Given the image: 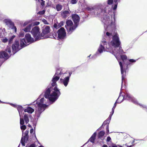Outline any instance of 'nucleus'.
Listing matches in <instances>:
<instances>
[{
  "label": "nucleus",
  "instance_id": "nucleus-13",
  "mask_svg": "<svg viewBox=\"0 0 147 147\" xmlns=\"http://www.w3.org/2000/svg\"><path fill=\"white\" fill-rule=\"evenodd\" d=\"M10 104L12 106H13L17 108L19 112V115L20 116L22 115L23 114L22 113V111H23L24 109L23 107L21 106L15 105L13 104Z\"/></svg>",
  "mask_w": 147,
  "mask_h": 147
},
{
  "label": "nucleus",
  "instance_id": "nucleus-32",
  "mask_svg": "<svg viewBox=\"0 0 147 147\" xmlns=\"http://www.w3.org/2000/svg\"><path fill=\"white\" fill-rule=\"evenodd\" d=\"M37 1V0H36ZM38 1L40 3H41V5L42 6H43L45 4V1H43V0H38Z\"/></svg>",
  "mask_w": 147,
  "mask_h": 147
},
{
  "label": "nucleus",
  "instance_id": "nucleus-30",
  "mask_svg": "<svg viewBox=\"0 0 147 147\" xmlns=\"http://www.w3.org/2000/svg\"><path fill=\"white\" fill-rule=\"evenodd\" d=\"M20 125H23L24 124V121L23 119H22L21 118V116H20Z\"/></svg>",
  "mask_w": 147,
  "mask_h": 147
},
{
  "label": "nucleus",
  "instance_id": "nucleus-8",
  "mask_svg": "<svg viewBox=\"0 0 147 147\" xmlns=\"http://www.w3.org/2000/svg\"><path fill=\"white\" fill-rule=\"evenodd\" d=\"M11 47L10 46H7L5 51H3L0 53V58H5L8 59L11 55Z\"/></svg>",
  "mask_w": 147,
  "mask_h": 147
},
{
  "label": "nucleus",
  "instance_id": "nucleus-20",
  "mask_svg": "<svg viewBox=\"0 0 147 147\" xmlns=\"http://www.w3.org/2000/svg\"><path fill=\"white\" fill-rule=\"evenodd\" d=\"M32 26V24H31L28 26L26 28L23 29V30L26 32H28L30 31L31 28Z\"/></svg>",
  "mask_w": 147,
  "mask_h": 147
},
{
  "label": "nucleus",
  "instance_id": "nucleus-38",
  "mask_svg": "<svg viewBox=\"0 0 147 147\" xmlns=\"http://www.w3.org/2000/svg\"><path fill=\"white\" fill-rule=\"evenodd\" d=\"M20 128L21 129L24 130L26 128V126L25 125H22L20 126Z\"/></svg>",
  "mask_w": 147,
  "mask_h": 147
},
{
  "label": "nucleus",
  "instance_id": "nucleus-54",
  "mask_svg": "<svg viewBox=\"0 0 147 147\" xmlns=\"http://www.w3.org/2000/svg\"><path fill=\"white\" fill-rule=\"evenodd\" d=\"M39 147H44L42 146H40Z\"/></svg>",
  "mask_w": 147,
  "mask_h": 147
},
{
  "label": "nucleus",
  "instance_id": "nucleus-41",
  "mask_svg": "<svg viewBox=\"0 0 147 147\" xmlns=\"http://www.w3.org/2000/svg\"><path fill=\"white\" fill-rule=\"evenodd\" d=\"M24 32H21L19 34V35L20 36H23L24 35Z\"/></svg>",
  "mask_w": 147,
  "mask_h": 147
},
{
  "label": "nucleus",
  "instance_id": "nucleus-22",
  "mask_svg": "<svg viewBox=\"0 0 147 147\" xmlns=\"http://www.w3.org/2000/svg\"><path fill=\"white\" fill-rule=\"evenodd\" d=\"M69 11H65L63 12L62 15L64 18H66L67 16H69Z\"/></svg>",
  "mask_w": 147,
  "mask_h": 147
},
{
  "label": "nucleus",
  "instance_id": "nucleus-36",
  "mask_svg": "<svg viewBox=\"0 0 147 147\" xmlns=\"http://www.w3.org/2000/svg\"><path fill=\"white\" fill-rule=\"evenodd\" d=\"M117 103V100H116V102L115 103V104L114 105V106H113V108L112 109V110L113 112H114V110H115V109L116 107Z\"/></svg>",
  "mask_w": 147,
  "mask_h": 147
},
{
  "label": "nucleus",
  "instance_id": "nucleus-18",
  "mask_svg": "<svg viewBox=\"0 0 147 147\" xmlns=\"http://www.w3.org/2000/svg\"><path fill=\"white\" fill-rule=\"evenodd\" d=\"M105 28V31H107L106 32V34L107 36L109 37L112 36V31L115 29H113L112 30L110 29L109 30H108L107 29V28Z\"/></svg>",
  "mask_w": 147,
  "mask_h": 147
},
{
  "label": "nucleus",
  "instance_id": "nucleus-39",
  "mask_svg": "<svg viewBox=\"0 0 147 147\" xmlns=\"http://www.w3.org/2000/svg\"><path fill=\"white\" fill-rule=\"evenodd\" d=\"M129 61L131 63H134L136 61V60L134 59H131L129 60Z\"/></svg>",
  "mask_w": 147,
  "mask_h": 147
},
{
  "label": "nucleus",
  "instance_id": "nucleus-12",
  "mask_svg": "<svg viewBox=\"0 0 147 147\" xmlns=\"http://www.w3.org/2000/svg\"><path fill=\"white\" fill-rule=\"evenodd\" d=\"M125 98L127 100L131 101L136 104H139L136 100L129 93H127L126 94Z\"/></svg>",
  "mask_w": 147,
  "mask_h": 147
},
{
  "label": "nucleus",
  "instance_id": "nucleus-21",
  "mask_svg": "<svg viewBox=\"0 0 147 147\" xmlns=\"http://www.w3.org/2000/svg\"><path fill=\"white\" fill-rule=\"evenodd\" d=\"M124 98V97L123 96V95H121V93L120 92L119 96L117 100V102L118 103H121L122 101Z\"/></svg>",
  "mask_w": 147,
  "mask_h": 147
},
{
  "label": "nucleus",
  "instance_id": "nucleus-52",
  "mask_svg": "<svg viewBox=\"0 0 147 147\" xmlns=\"http://www.w3.org/2000/svg\"><path fill=\"white\" fill-rule=\"evenodd\" d=\"M128 147H132V146H128Z\"/></svg>",
  "mask_w": 147,
  "mask_h": 147
},
{
  "label": "nucleus",
  "instance_id": "nucleus-19",
  "mask_svg": "<svg viewBox=\"0 0 147 147\" xmlns=\"http://www.w3.org/2000/svg\"><path fill=\"white\" fill-rule=\"evenodd\" d=\"M24 112H27L30 113H32L34 111V109L30 107H28L24 110Z\"/></svg>",
  "mask_w": 147,
  "mask_h": 147
},
{
  "label": "nucleus",
  "instance_id": "nucleus-56",
  "mask_svg": "<svg viewBox=\"0 0 147 147\" xmlns=\"http://www.w3.org/2000/svg\"><path fill=\"white\" fill-rule=\"evenodd\" d=\"M110 114H112V111L110 113Z\"/></svg>",
  "mask_w": 147,
  "mask_h": 147
},
{
  "label": "nucleus",
  "instance_id": "nucleus-42",
  "mask_svg": "<svg viewBox=\"0 0 147 147\" xmlns=\"http://www.w3.org/2000/svg\"><path fill=\"white\" fill-rule=\"evenodd\" d=\"M111 138L109 136H108L107 137V142H109L110 140H111Z\"/></svg>",
  "mask_w": 147,
  "mask_h": 147
},
{
  "label": "nucleus",
  "instance_id": "nucleus-5",
  "mask_svg": "<svg viewBox=\"0 0 147 147\" xmlns=\"http://www.w3.org/2000/svg\"><path fill=\"white\" fill-rule=\"evenodd\" d=\"M25 38L27 41H26L25 39L24 38L21 39L20 40V46L22 48L28 45V44H27V43H32L34 41V39L31 37L30 35L28 33L26 34L25 36Z\"/></svg>",
  "mask_w": 147,
  "mask_h": 147
},
{
  "label": "nucleus",
  "instance_id": "nucleus-51",
  "mask_svg": "<svg viewBox=\"0 0 147 147\" xmlns=\"http://www.w3.org/2000/svg\"><path fill=\"white\" fill-rule=\"evenodd\" d=\"M71 74L69 73V76H67V77H69V78L71 76Z\"/></svg>",
  "mask_w": 147,
  "mask_h": 147
},
{
  "label": "nucleus",
  "instance_id": "nucleus-7",
  "mask_svg": "<svg viewBox=\"0 0 147 147\" xmlns=\"http://www.w3.org/2000/svg\"><path fill=\"white\" fill-rule=\"evenodd\" d=\"M119 0H108L107 4L106 5L104 4H100L99 5H103L104 7L103 9H105L106 6L109 5V7L111 6V9L113 7L114 10H115L117 9L118 2L119 1Z\"/></svg>",
  "mask_w": 147,
  "mask_h": 147
},
{
  "label": "nucleus",
  "instance_id": "nucleus-27",
  "mask_svg": "<svg viewBox=\"0 0 147 147\" xmlns=\"http://www.w3.org/2000/svg\"><path fill=\"white\" fill-rule=\"evenodd\" d=\"M42 21L45 24H48L49 23L45 19L43 18L41 19Z\"/></svg>",
  "mask_w": 147,
  "mask_h": 147
},
{
  "label": "nucleus",
  "instance_id": "nucleus-43",
  "mask_svg": "<svg viewBox=\"0 0 147 147\" xmlns=\"http://www.w3.org/2000/svg\"><path fill=\"white\" fill-rule=\"evenodd\" d=\"M106 129H107V133L108 134L109 133V127L108 125L107 126V128H106Z\"/></svg>",
  "mask_w": 147,
  "mask_h": 147
},
{
  "label": "nucleus",
  "instance_id": "nucleus-25",
  "mask_svg": "<svg viewBox=\"0 0 147 147\" xmlns=\"http://www.w3.org/2000/svg\"><path fill=\"white\" fill-rule=\"evenodd\" d=\"M105 132L102 131L100 132L98 134V137L99 138H101L105 134Z\"/></svg>",
  "mask_w": 147,
  "mask_h": 147
},
{
  "label": "nucleus",
  "instance_id": "nucleus-24",
  "mask_svg": "<svg viewBox=\"0 0 147 147\" xmlns=\"http://www.w3.org/2000/svg\"><path fill=\"white\" fill-rule=\"evenodd\" d=\"M62 6L60 4H58L56 6V8L57 11H59L61 10L62 9Z\"/></svg>",
  "mask_w": 147,
  "mask_h": 147
},
{
  "label": "nucleus",
  "instance_id": "nucleus-29",
  "mask_svg": "<svg viewBox=\"0 0 147 147\" xmlns=\"http://www.w3.org/2000/svg\"><path fill=\"white\" fill-rule=\"evenodd\" d=\"M121 58L122 60L124 61L127 59V57L125 55H123L121 56Z\"/></svg>",
  "mask_w": 147,
  "mask_h": 147
},
{
  "label": "nucleus",
  "instance_id": "nucleus-50",
  "mask_svg": "<svg viewBox=\"0 0 147 147\" xmlns=\"http://www.w3.org/2000/svg\"><path fill=\"white\" fill-rule=\"evenodd\" d=\"M91 145H92V143H89V144H88V147H89V146H91Z\"/></svg>",
  "mask_w": 147,
  "mask_h": 147
},
{
  "label": "nucleus",
  "instance_id": "nucleus-11",
  "mask_svg": "<svg viewBox=\"0 0 147 147\" xmlns=\"http://www.w3.org/2000/svg\"><path fill=\"white\" fill-rule=\"evenodd\" d=\"M12 48L13 52L14 54L19 50L20 48L18 42V41H16L15 43L13 45Z\"/></svg>",
  "mask_w": 147,
  "mask_h": 147
},
{
  "label": "nucleus",
  "instance_id": "nucleus-35",
  "mask_svg": "<svg viewBox=\"0 0 147 147\" xmlns=\"http://www.w3.org/2000/svg\"><path fill=\"white\" fill-rule=\"evenodd\" d=\"M45 13V11L44 10H42L41 11H40L37 12V14H39L40 15H43Z\"/></svg>",
  "mask_w": 147,
  "mask_h": 147
},
{
  "label": "nucleus",
  "instance_id": "nucleus-57",
  "mask_svg": "<svg viewBox=\"0 0 147 147\" xmlns=\"http://www.w3.org/2000/svg\"><path fill=\"white\" fill-rule=\"evenodd\" d=\"M0 102H2L0 100Z\"/></svg>",
  "mask_w": 147,
  "mask_h": 147
},
{
  "label": "nucleus",
  "instance_id": "nucleus-49",
  "mask_svg": "<svg viewBox=\"0 0 147 147\" xmlns=\"http://www.w3.org/2000/svg\"><path fill=\"white\" fill-rule=\"evenodd\" d=\"M139 105L140 106H142V107H144H144H145V105H140V104H139Z\"/></svg>",
  "mask_w": 147,
  "mask_h": 147
},
{
  "label": "nucleus",
  "instance_id": "nucleus-23",
  "mask_svg": "<svg viewBox=\"0 0 147 147\" xmlns=\"http://www.w3.org/2000/svg\"><path fill=\"white\" fill-rule=\"evenodd\" d=\"M24 118L26 123H27L29 121V119L28 115L26 114H25Z\"/></svg>",
  "mask_w": 147,
  "mask_h": 147
},
{
  "label": "nucleus",
  "instance_id": "nucleus-40",
  "mask_svg": "<svg viewBox=\"0 0 147 147\" xmlns=\"http://www.w3.org/2000/svg\"><path fill=\"white\" fill-rule=\"evenodd\" d=\"M2 41L3 42H6L7 41V38H5L4 39H2Z\"/></svg>",
  "mask_w": 147,
  "mask_h": 147
},
{
  "label": "nucleus",
  "instance_id": "nucleus-33",
  "mask_svg": "<svg viewBox=\"0 0 147 147\" xmlns=\"http://www.w3.org/2000/svg\"><path fill=\"white\" fill-rule=\"evenodd\" d=\"M15 35H13L11 36V37L10 38V39L9 40V43H11L13 39L15 37Z\"/></svg>",
  "mask_w": 147,
  "mask_h": 147
},
{
  "label": "nucleus",
  "instance_id": "nucleus-53",
  "mask_svg": "<svg viewBox=\"0 0 147 147\" xmlns=\"http://www.w3.org/2000/svg\"><path fill=\"white\" fill-rule=\"evenodd\" d=\"M123 88V87H122V86H121V89L122 88Z\"/></svg>",
  "mask_w": 147,
  "mask_h": 147
},
{
  "label": "nucleus",
  "instance_id": "nucleus-47",
  "mask_svg": "<svg viewBox=\"0 0 147 147\" xmlns=\"http://www.w3.org/2000/svg\"><path fill=\"white\" fill-rule=\"evenodd\" d=\"M28 147H35V145L34 144L30 145Z\"/></svg>",
  "mask_w": 147,
  "mask_h": 147
},
{
  "label": "nucleus",
  "instance_id": "nucleus-46",
  "mask_svg": "<svg viewBox=\"0 0 147 147\" xmlns=\"http://www.w3.org/2000/svg\"><path fill=\"white\" fill-rule=\"evenodd\" d=\"M53 26L54 27L56 28H58L57 27V24H54V25H53Z\"/></svg>",
  "mask_w": 147,
  "mask_h": 147
},
{
  "label": "nucleus",
  "instance_id": "nucleus-9",
  "mask_svg": "<svg viewBox=\"0 0 147 147\" xmlns=\"http://www.w3.org/2000/svg\"><path fill=\"white\" fill-rule=\"evenodd\" d=\"M58 34L57 38L63 39L65 36L66 33L63 28H61L58 30L57 32Z\"/></svg>",
  "mask_w": 147,
  "mask_h": 147
},
{
  "label": "nucleus",
  "instance_id": "nucleus-15",
  "mask_svg": "<svg viewBox=\"0 0 147 147\" xmlns=\"http://www.w3.org/2000/svg\"><path fill=\"white\" fill-rule=\"evenodd\" d=\"M96 135V132H94L87 142L88 143H89V142H90L91 143H92V145L90 146H89V147H92V146L95 140V137Z\"/></svg>",
  "mask_w": 147,
  "mask_h": 147
},
{
  "label": "nucleus",
  "instance_id": "nucleus-28",
  "mask_svg": "<svg viewBox=\"0 0 147 147\" xmlns=\"http://www.w3.org/2000/svg\"><path fill=\"white\" fill-rule=\"evenodd\" d=\"M31 22L30 20H28L25 22L23 24L24 26H25L27 25L28 24Z\"/></svg>",
  "mask_w": 147,
  "mask_h": 147
},
{
  "label": "nucleus",
  "instance_id": "nucleus-6",
  "mask_svg": "<svg viewBox=\"0 0 147 147\" xmlns=\"http://www.w3.org/2000/svg\"><path fill=\"white\" fill-rule=\"evenodd\" d=\"M66 25L65 26L67 32L69 34H71L76 28L77 26L76 24L74 25L73 23L71 20H68L66 22Z\"/></svg>",
  "mask_w": 147,
  "mask_h": 147
},
{
  "label": "nucleus",
  "instance_id": "nucleus-34",
  "mask_svg": "<svg viewBox=\"0 0 147 147\" xmlns=\"http://www.w3.org/2000/svg\"><path fill=\"white\" fill-rule=\"evenodd\" d=\"M114 113V112H113V111H112V114H110L109 117L107 120V121H109L111 120V117H112V115H113V114Z\"/></svg>",
  "mask_w": 147,
  "mask_h": 147
},
{
  "label": "nucleus",
  "instance_id": "nucleus-10",
  "mask_svg": "<svg viewBox=\"0 0 147 147\" xmlns=\"http://www.w3.org/2000/svg\"><path fill=\"white\" fill-rule=\"evenodd\" d=\"M50 28L48 26H46L43 28L42 30V33H41V34H42L43 36V38L48 37V36L46 35L50 32Z\"/></svg>",
  "mask_w": 147,
  "mask_h": 147
},
{
  "label": "nucleus",
  "instance_id": "nucleus-16",
  "mask_svg": "<svg viewBox=\"0 0 147 147\" xmlns=\"http://www.w3.org/2000/svg\"><path fill=\"white\" fill-rule=\"evenodd\" d=\"M28 133V131H26L24 132V136L23 137H22L21 142V143L23 146H25L24 142H25L26 140L27 139V136Z\"/></svg>",
  "mask_w": 147,
  "mask_h": 147
},
{
  "label": "nucleus",
  "instance_id": "nucleus-37",
  "mask_svg": "<svg viewBox=\"0 0 147 147\" xmlns=\"http://www.w3.org/2000/svg\"><path fill=\"white\" fill-rule=\"evenodd\" d=\"M77 2V0H71V3L72 4H76Z\"/></svg>",
  "mask_w": 147,
  "mask_h": 147
},
{
  "label": "nucleus",
  "instance_id": "nucleus-14",
  "mask_svg": "<svg viewBox=\"0 0 147 147\" xmlns=\"http://www.w3.org/2000/svg\"><path fill=\"white\" fill-rule=\"evenodd\" d=\"M69 77H66L63 79L61 78L60 79L61 83L63 84L65 87H66L69 82Z\"/></svg>",
  "mask_w": 147,
  "mask_h": 147
},
{
  "label": "nucleus",
  "instance_id": "nucleus-31",
  "mask_svg": "<svg viewBox=\"0 0 147 147\" xmlns=\"http://www.w3.org/2000/svg\"><path fill=\"white\" fill-rule=\"evenodd\" d=\"M40 23L38 22H33L31 24H32V26L34 25H37L39 24Z\"/></svg>",
  "mask_w": 147,
  "mask_h": 147
},
{
  "label": "nucleus",
  "instance_id": "nucleus-44",
  "mask_svg": "<svg viewBox=\"0 0 147 147\" xmlns=\"http://www.w3.org/2000/svg\"><path fill=\"white\" fill-rule=\"evenodd\" d=\"M12 29H14V31H15V32H16V31H17V28H16V26H14L13 27V28H12Z\"/></svg>",
  "mask_w": 147,
  "mask_h": 147
},
{
  "label": "nucleus",
  "instance_id": "nucleus-26",
  "mask_svg": "<svg viewBox=\"0 0 147 147\" xmlns=\"http://www.w3.org/2000/svg\"><path fill=\"white\" fill-rule=\"evenodd\" d=\"M3 32L2 29L0 28V37H2L3 36Z\"/></svg>",
  "mask_w": 147,
  "mask_h": 147
},
{
  "label": "nucleus",
  "instance_id": "nucleus-58",
  "mask_svg": "<svg viewBox=\"0 0 147 147\" xmlns=\"http://www.w3.org/2000/svg\"><path fill=\"white\" fill-rule=\"evenodd\" d=\"M86 144V143H85V144H85Z\"/></svg>",
  "mask_w": 147,
  "mask_h": 147
},
{
  "label": "nucleus",
  "instance_id": "nucleus-17",
  "mask_svg": "<svg viewBox=\"0 0 147 147\" xmlns=\"http://www.w3.org/2000/svg\"><path fill=\"white\" fill-rule=\"evenodd\" d=\"M72 19L74 23L76 24V23L78 22L80 20L79 16L77 14H74L72 15Z\"/></svg>",
  "mask_w": 147,
  "mask_h": 147
},
{
  "label": "nucleus",
  "instance_id": "nucleus-1",
  "mask_svg": "<svg viewBox=\"0 0 147 147\" xmlns=\"http://www.w3.org/2000/svg\"><path fill=\"white\" fill-rule=\"evenodd\" d=\"M63 73L60 69L58 70L52 80V87L48 88L46 90L43 98V94L40 95L37 101L34 102V105L36 107V116L39 117L41 113L47 107L51 102H55L60 95L59 90L56 86V82L59 79L60 76Z\"/></svg>",
  "mask_w": 147,
  "mask_h": 147
},
{
  "label": "nucleus",
  "instance_id": "nucleus-2",
  "mask_svg": "<svg viewBox=\"0 0 147 147\" xmlns=\"http://www.w3.org/2000/svg\"><path fill=\"white\" fill-rule=\"evenodd\" d=\"M121 42L119 40V35L117 33H115L112 37V40L107 45L105 40L101 41L100 46L98 49V52L96 54L98 55L99 53H101L103 51L109 52L114 55L119 62L120 67L121 73L122 75V84L125 78L124 76L126 73V69L124 64H123L119 61L116 55H119L124 53L122 47L120 46Z\"/></svg>",
  "mask_w": 147,
  "mask_h": 147
},
{
  "label": "nucleus",
  "instance_id": "nucleus-48",
  "mask_svg": "<svg viewBox=\"0 0 147 147\" xmlns=\"http://www.w3.org/2000/svg\"><path fill=\"white\" fill-rule=\"evenodd\" d=\"M34 129H32L30 130V133H32Z\"/></svg>",
  "mask_w": 147,
  "mask_h": 147
},
{
  "label": "nucleus",
  "instance_id": "nucleus-3",
  "mask_svg": "<svg viewBox=\"0 0 147 147\" xmlns=\"http://www.w3.org/2000/svg\"><path fill=\"white\" fill-rule=\"evenodd\" d=\"M104 5H95L92 7H88L86 9L90 11L94 10L96 11L97 13L100 12L101 13L104 12L105 13L101 18L102 22L104 24L105 28H107V29H116L117 27V24L115 22V17L114 21L112 20V17L110 15L111 11V6L109 7V5L106 6L105 9H103Z\"/></svg>",
  "mask_w": 147,
  "mask_h": 147
},
{
  "label": "nucleus",
  "instance_id": "nucleus-55",
  "mask_svg": "<svg viewBox=\"0 0 147 147\" xmlns=\"http://www.w3.org/2000/svg\"><path fill=\"white\" fill-rule=\"evenodd\" d=\"M91 55H90L89 56H88V57H90V56Z\"/></svg>",
  "mask_w": 147,
  "mask_h": 147
},
{
  "label": "nucleus",
  "instance_id": "nucleus-45",
  "mask_svg": "<svg viewBox=\"0 0 147 147\" xmlns=\"http://www.w3.org/2000/svg\"><path fill=\"white\" fill-rule=\"evenodd\" d=\"M59 26H61L63 25V22H61L58 25Z\"/></svg>",
  "mask_w": 147,
  "mask_h": 147
},
{
  "label": "nucleus",
  "instance_id": "nucleus-4",
  "mask_svg": "<svg viewBox=\"0 0 147 147\" xmlns=\"http://www.w3.org/2000/svg\"><path fill=\"white\" fill-rule=\"evenodd\" d=\"M40 29L38 26H35L32 28L31 33L36 40L43 38L42 34H40Z\"/></svg>",
  "mask_w": 147,
  "mask_h": 147
}]
</instances>
